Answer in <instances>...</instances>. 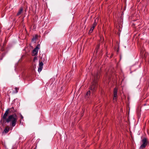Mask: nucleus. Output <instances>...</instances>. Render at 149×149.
Here are the masks:
<instances>
[{"instance_id":"obj_1","label":"nucleus","mask_w":149,"mask_h":149,"mask_svg":"<svg viewBox=\"0 0 149 149\" xmlns=\"http://www.w3.org/2000/svg\"><path fill=\"white\" fill-rule=\"evenodd\" d=\"M6 116L4 117V115L2 117V120L3 122H5V123H10V126L13 127H14L16 124L17 120V116L16 114H10L8 116V117Z\"/></svg>"},{"instance_id":"obj_2","label":"nucleus","mask_w":149,"mask_h":149,"mask_svg":"<svg viewBox=\"0 0 149 149\" xmlns=\"http://www.w3.org/2000/svg\"><path fill=\"white\" fill-rule=\"evenodd\" d=\"M98 73H97L94 74V79L92 83V85L90 87L89 89L92 91V92H94L97 90V79L98 78Z\"/></svg>"},{"instance_id":"obj_3","label":"nucleus","mask_w":149,"mask_h":149,"mask_svg":"<svg viewBox=\"0 0 149 149\" xmlns=\"http://www.w3.org/2000/svg\"><path fill=\"white\" fill-rule=\"evenodd\" d=\"M16 111V110L14 109V107H12L11 108H8L5 111L4 114V117L8 116L9 114H15V113Z\"/></svg>"},{"instance_id":"obj_4","label":"nucleus","mask_w":149,"mask_h":149,"mask_svg":"<svg viewBox=\"0 0 149 149\" xmlns=\"http://www.w3.org/2000/svg\"><path fill=\"white\" fill-rule=\"evenodd\" d=\"M142 144L141 145L139 149L144 148L148 144V139L146 138H143L142 140Z\"/></svg>"},{"instance_id":"obj_5","label":"nucleus","mask_w":149,"mask_h":149,"mask_svg":"<svg viewBox=\"0 0 149 149\" xmlns=\"http://www.w3.org/2000/svg\"><path fill=\"white\" fill-rule=\"evenodd\" d=\"M39 46L40 45L38 44L37 47L33 50L32 53V55L33 56H36L38 52V49H39L38 46Z\"/></svg>"},{"instance_id":"obj_6","label":"nucleus","mask_w":149,"mask_h":149,"mask_svg":"<svg viewBox=\"0 0 149 149\" xmlns=\"http://www.w3.org/2000/svg\"><path fill=\"white\" fill-rule=\"evenodd\" d=\"M117 89L115 88H114L113 91V100L114 102L116 101V97L117 96Z\"/></svg>"},{"instance_id":"obj_7","label":"nucleus","mask_w":149,"mask_h":149,"mask_svg":"<svg viewBox=\"0 0 149 149\" xmlns=\"http://www.w3.org/2000/svg\"><path fill=\"white\" fill-rule=\"evenodd\" d=\"M43 63L42 62H40L39 63V68L38 69V71L39 72H40L41 71L43 68Z\"/></svg>"},{"instance_id":"obj_8","label":"nucleus","mask_w":149,"mask_h":149,"mask_svg":"<svg viewBox=\"0 0 149 149\" xmlns=\"http://www.w3.org/2000/svg\"><path fill=\"white\" fill-rule=\"evenodd\" d=\"M9 128L8 127H6L4 129L3 133H5V134L7 133L8 132L9 130Z\"/></svg>"},{"instance_id":"obj_9","label":"nucleus","mask_w":149,"mask_h":149,"mask_svg":"<svg viewBox=\"0 0 149 149\" xmlns=\"http://www.w3.org/2000/svg\"><path fill=\"white\" fill-rule=\"evenodd\" d=\"M23 9L22 8H21L19 10V11L17 13V14L16 15L17 16H19V15H20L21 13H22V12L23 11Z\"/></svg>"},{"instance_id":"obj_10","label":"nucleus","mask_w":149,"mask_h":149,"mask_svg":"<svg viewBox=\"0 0 149 149\" xmlns=\"http://www.w3.org/2000/svg\"><path fill=\"white\" fill-rule=\"evenodd\" d=\"M90 94H91V91H88L85 95V97L86 98H88L90 96Z\"/></svg>"},{"instance_id":"obj_11","label":"nucleus","mask_w":149,"mask_h":149,"mask_svg":"<svg viewBox=\"0 0 149 149\" xmlns=\"http://www.w3.org/2000/svg\"><path fill=\"white\" fill-rule=\"evenodd\" d=\"M38 35H36L35 36L33 37V38L32 39V41L33 42H35L36 40L38 38Z\"/></svg>"},{"instance_id":"obj_12","label":"nucleus","mask_w":149,"mask_h":149,"mask_svg":"<svg viewBox=\"0 0 149 149\" xmlns=\"http://www.w3.org/2000/svg\"><path fill=\"white\" fill-rule=\"evenodd\" d=\"M14 89H15V91H13V93H17L19 90V88L17 87H15Z\"/></svg>"},{"instance_id":"obj_13","label":"nucleus","mask_w":149,"mask_h":149,"mask_svg":"<svg viewBox=\"0 0 149 149\" xmlns=\"http://www.w3.org/2000/svg\"><path fill=\"white\" fill-rule=\"evenodd\" d=\"M96 20H95L94 22L92 25V26L94 28L96 26L97 24V22H96Z\"/></svg>"},{"instance_id":"obj_14","label":"nucleus","mask_w":149,"mask_h":149,"mask_svg":"<svg viewBox=\"0 0 149 149\" xmlns=\"http://www.w3.org/2000/svg\"><path fill=\"white\" fill-rule=\"evenodd\" d=\"M94 28V27H93V26H92V27H91V28L90 29L92 31H93V30Z\"/></svg>"},{"instance_id":"obj_15","label":"nucleus","mask_w":149,"mask_h":149,"mask_svg":"<svg viewBox=\"0 0 149 149\" xmlns=\"http://www.w3.org/2000/svg\"><path fill=\"white\" fill-rule=\"evenodd\" d=\"M20 117H21V119H23V117L21 114L20 115Z\"/></svg>"},{"instance_id":"obj_16","label":"nucleus","mask_w":149,"mask_h":149,"mask_svg":"<svg viewBox=\"0 0 149 149\" xmlns=\"http://www.w3.org/2000/svg\"><path fill=\"white\" fill-rule=\"evenodd\" d=\"M93 31H92L90 29L89 32V33H90L92 32Z\"/></svg>"},{"instance_id":"obj_17","label":"nucleus","mask_w":149,"mask_h":149,"mask_svg":"<svg viewBox=\"0 0 149 149\" xmlns=\"http://www.w3.org/2000/svg\"><path fill=\"white\" fill-rule=\"evenodd\" d=\"M101 40H102V41H104V38H103V37H102V38H101Z\"/></svg>"},{"instance_id":"obj_18","label":"nucleus","mask_w":149,"mask_h":149,"mask_svg":"<svg viewBox=\"0 0 149 149\" xmlns=\"http://www.w3.org/2000/svg\"><path fill=\"white\" fill-rule=\"evenodd\" d=\"M37 57H35L34 58V61L35 60H36L37 59Z\"/></svg>"},{"instance_id":"obj_19","label":"nucleus","mask_w":149,"mask_h":149,"mask_svg":"<svg viewBox=\"0 0 149 149\" xmlns=\"http://www.w3.org/2000/svg\"><path fill=\"white\" fill-rule=\"evenodd\" d=\"M99 46H100L99 45L98 46H97V49H99Z\"/></svg>"},{"instance_id":"obj_20","label":"nucleus","mask_w":149,"mask_h":149,"mask_svg":"<svg viewBox=\"0 0 149 149\" xmlns=\"http://www.w3.org/2000/svg\"><path fill=\"white\" fill-rule=\"evenodd\" d=\"M20 123H21V120H20Z\"/></svg>"}]
</instances>
